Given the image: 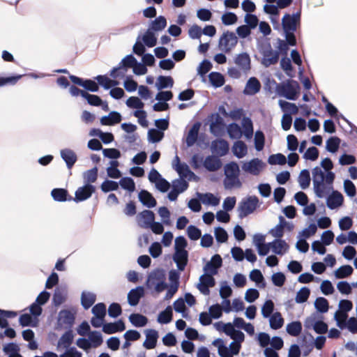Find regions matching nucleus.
Returning <instances> with one entry per match:
<instances>
[{
	"label": "nucleus",
	"mask_w": 357,
	"mask_h": 357,
	"mask_svg": "<svg viewBox=\"0 0 357 357\" xmlns=\"http://www.w3.org/2000/svg\"><path fill=\"white\" fill-rule=\"evenodd\" d=\"M335 177V174L331 171H328L325 175L318 166L312 169L314 191L317 197L323 198L328 194L329 191L325 190L326 188L324 182L325 181L326 184L331 185L333 183Z\"/></svg>",
	"instance_id": "obj_1"
},
{
	"label": "nucleus",
	"mask_w": 357,
	"mask_h": 357,
	"mask_svg": "<svg viewBox=\"0 0 357 357\" xmlns=\"http://www.w3.org/2000/svg\"><path fill=\"white\" fill-rule=\"evenodd\" d=\"M301 11L299 10L295 13H286L282 18V27L284 37L296 38V32L301 26Z\"/></svg>",
	"instance_id": "obj_2"
},
{
	"label": "nucleus",
	"mask_w": 357,
	"mask_h": 357,
	"mask_svg": "<svg viewBox=\"0 0 357 357\" xmlns=\"http://www.w3.org/2000/svg\"><path fill=\"white\" fill-rule=\"evenodd\" d=\"M273 82L276 84L275 91L279 96L290 100L297 99L300 90L298 82L294 79H288L287 82L280 84H277L275 81Z\"/></svg>",
	"instance_id": "obj_3"
},
{
	"label": "nucleus",
	"mask_w": 357,
	"mask_h": 357,
	"mask_svg": "<svg viewBox=\"0 0 357 357\" xmlns=\"http://www.w3.org/2000/svg\"><path fill=\"white\" fill-rule=\"evenodd\" d=\"M258 50L262 56L261 63L266 68L276 64L279 61V52L274 51L269 42L261 43L258 46Z\"/></svg>",
	"instance_id": "obj_4"
},
{
	"label": "nucleus",
	"mask_w": 357,
	"mask_h": 357,
	"mask_svg": "<svg viewBox=\"0 0 357 357\" xmlns=\"http://www.w3.org/2000/svg\"><path fill=\"white\" fill-rule=\"evenodd\" d=\"M259 199L256 196H249L246 199H243L239 204L238 211L240 218H243L252 213L257 207Z\"/></svg>",
	"instance_id": "obj_5"
},
{
	"label": "nucleus",
	"mask_w": 357,
	"mask_h": 357,
	"mask_svg": "<svg viewBox=\"0 0 357 357\" xmlns=\"http://www.w3.org/2000/svg\"><path fill=\"white\" fill-rule=\"evenodd\" d=\"M75 320L74 313L69 310H61L58 314L56 329L72 330Z\"/></svg>",
	"instance_id": "obj_6"
},
{
	"label": "nucleus",
	"mask_w": 357,
	"mask_h": 357,
	"mask_svg": "<svg viewBox=\"0 0 357 357\" xmlns=\"http://www.w3.org/2000/svg\"><path fill=\"white\" fill-rule=\"evenodd\" d=\"M208 120L211 121L210 123V132L213 135L218 136L224 132L226 124L218 113L211 114L208 116Z\"/></svg>",
	"instance_id": "obj_7"
},
{
	"label": "nucleus",
	"mask_w": 357,
	"mask_h": 357,
	"mask_svg": "<svg viewBox=\"0 0 357 357\" xmlns=\"http://www.w3.org/2000/svg\"><path fill=\"white\" fill-rule=\"evenodd\" d=\"M238 43V38L233 32L227 31L220 37L219 40V46H224L222 49L226 53L231 51Z\"/></svg>",
	"instance_id": "obj_8"
},
{
	"label": "nucleus",
	"mask_w": 357,
	"mask_h": 357,
	"mask_svg": "<svg viewBox=\"0 0 357 357\" xmlns=\"http://www.w3.org/2000/svg\"><path fill=\"white\" fill-rule=\"evenodd\" d=\"M95 190L96 188L92 184H84L77 189L73 200L77 203L85 201L91 197Z\"/></svg>",
	"instance_id": "obj_9"
},
{
	"label": "nucleus",
	"mask_w": 357,
	"mask_h": 357,
	"mask_svg": "<svg viewBox=\"0 0 357 357\" xmlns=\"http://www.w3.org/2000/svg\"><path fill=\"white\" fill-rule=\"evenodd\" d=\"M137 220L140 227L148 229L155 220V213L151 210H144L137 215Z\"/></svg>",
	"instance_id": "obj_10"
},
{
	"label": "nucleus",
	"mask_w": 357,
	"mask_h": 357,
	"mask_svg": "<svg viewBox=\"0 0 357 357\" xmlns=\"http://www.w3.org/2000/svg\"><path fill=\"white\" fill-rule=\"evenodd\" d=\"M264 166V163L259 158H253L248 162H245L242 165V169L255 176L259 174L262 168Z\"/></svg>",
	"instance_id": "obj_11"
},
{
	"label": "nucleus",
	"mask_w": 357,
	"mask_h": 357,
	"mask_svg": "<svg viewBox=\"0 0 357 357\" xmlns=\"http://www.w3.org/2000/svg\"><path fill=\"white\" fill-rule=\"evenodd\" d=\"M172 259L176 263L178 271H184L188 262V250H175Z\"/></svg>",
	"instance_id": "obj_12"
},
{
	"label": "nucleus",
	"mask_w": 357,
	"mask_h": 357,
	"mask_svg": "<svg viewBox=\"0 0 357 357\" xmlns=\"http://www.w3.org/2000/svg\"><path fill=\"white\" fill-rule=\"evenodd\" d=\"M344 197L337 190H333L326 199V206L328 208L333 210L343 204Z\"/></svg>",
	"instance_id": "obj_13"
},
{
	"label": "nucleus",
	"mask_w": 357,
	"mask_h": 357,
	"mask_svg": "<svg viewBox=\"0 0 357 357\" xmlns=\"http://www.w3.org/2000/svg\"><path fill=\"white\" fill-rule=\"evenodd\" d=\"M60 155L65 162L68 169H72L77 160V156L75 152L70 149H63L60 151Z\"/></svg>",
	"instance_id": "obj_14"
},
{
	"label": "nucleus",
	"mask_w": 357,
	"mask_h": 357,
	"mask_svg": "<svg viewBox=\"0 0 357 357\" xmlns=\"http://www.w3.org/2000/svg\"><path fill=\"white\" fill-rule=\"evenodd\" d=\"M144 296V289L142 286L132 289L128 294V303L130 306H136Z\"/></svg>",
	"instance_id": "obj_15"
},
{
	"label": "nucleus",
	"mask_w": 357,
	"mask_h": 357,
	"mask_svg": "<svg viewBox=\"0 0 357 357\" xmlns=\"http://www.w3.org/2000/svg\"><path fill=\"white\" fill-rule=\"evenodd\" d=\"M126 329V325L122 319L115 322L105 323L102 326V331L106 334H114L122 332Z\"/></svg>",
	"instance_id": "obj_16"
},
{
	"label": "nucleus",
	"mask_w": 357,
	"mask_h": 357,
	"mask_svg": "<svg viewBox=\"0 0 357 357\" xmlns=\"http://www.w3.org/2000/svg\"><path fill=\"white\" fill-rule=\"evenodd\" d=\"M211 150L220 156L225 155L229 151V144L223 139H215L212 142Z\"/></svg>",
	"instance_id": "obj_17"
},
{
	"label": "nucleus",
	"mask_w": 357,
	"mask_h": 357,
	"mask_svg": "<svg viewBox=\"0 0 357 357\" xmlns=\"http://www.w3.org/2000/svg\"><path fill=\"white\" fill-rule=\"evenodd\" d=\"M139 201L147 208H153L157 202L153 195L146 190H141L138 194Z\"/></svg>",
	"instance_id": "obj_18"
},
{
	"label": "nucleus",
	"mask_w": 357,
	"mask_h": 357,
	"mask_svg": "<svg viewBox=\"0 0 357 357\" xmlns=\"http://www.w3.org/2000/svg\"><path fill=\"white\" fill-rule=\"evenodd\" d=\"M221 160L215 155L207 156L203 162V166L208 172H215L222 167Z\"/></svg>",
	"instance_id": "obj_19"
},
{
	"label": "nucleus",
	"mask_w": 357,
	"mask_h": 357,
	"mask_svg": "<svg viewBox=\"0 0 357 357\" xmlns=\"http://www.w3.org/2000/svg\"><path fill=\"white\" fill-rule=\"evenodd\" d=\"M122 120L121 114L116 111H112L108 115L100 118V122L102 126H114Z\"/></svg>",
	"instance_id": "obj_20"
},
{
	"label": "nucleus",
	"mask_w": 357,
	"mask_h": 357,
	"mask_svg": "<svg viewBox=\"0 0 357 357\" xmlns=\"http://www.w3.org/2000/svg\"><path fill=\"white\" fill-rule=\"evenodd\" d=\"M162 280H165V271L162 268H155L152 271L149 275H148V279L146 280V286L150 287L153 284L157 282H160Z\"/></svg>",
	"instance_id": "obj_21"
},
{
	"label": "nucleus",
	"mask_w": 357,
	"mask_h": 357,
	"mask_svg": "<svg viewBox=\"0 0 357 357\" xmlns=\"http://www.w3.org/2000/svg\"><path fill=\"white\" fill-rule=\"evenodd\" d=\"M145 333L146 338L143 343V346L146 349H152L155 348L158 338V331L154 329H147Z\"/></svg>",
	"instance_id": "obj_22"
},
{
	"label": "nucleus",
	"mask_w": 357,
	"mask_h": 357,
	"mask_svg": "<svg viewBox=\"0 0 357 357\" xmlns=\"http://www.w3.org/2000/svg\"><path fill=\"white\" fill-rule=\"evenodd\" d=\"M278 49L277 52L280 54L287 55L289 46H296L297 44L296 38H291V37H285V40H282L280 38H278Z\"/></svg>",
	"instance_id": "obj_23"
},
{
	"label": "nucleus",
	"mask_w": 357,
	"mask_h": 357,
	"mask_svg": "<svg viewBox=\"0 0 357 357\" xmlns=\"http://www.w3.org/2000/svg\"><path fill=\"white\" fill-rule=\"evenodd\" d=\"M260 82L256 77H252L248 80L243 93L245 95L252 96L258 93L260 91Z\"/></svg>",
	"instance_id": "obj_24"
},
{
	"label": "nucleus",
	"mask_w": 357,
	"mask_h": 357,
	"mask_svg": "<svg viewBox=\"0 0 357 357\" xmlns=\"http://www.w3.org/2000/svg\"><path fill=\"white\" fill-rule=\"evenodd\" d=\"M51 196L54 201L58 202L73 200V197L68 194V190L64 188H54L51 192Z\"/></svg>",
	"instance_id": "obj_25"
},
{
	"label": "nucleus",
	"mask_w": 357,
	"mask_h": 357,
	"mask_svg": "<svg viewBox=\"0 0 357 357\" xmlns=\"http://www.w3.org/2000/svg\"><path fill=\"white\" fill-rule=\"evenodd\" d=\"M271 244L273 252L278 255H283L289 248L286 241L281 238L274 239Z\"/></svg>",
	"instance_id": "obj_26"
},
{
	"label": "nucleus",
	"mask_w": 357,
	"mask_h": 357,
	"mask_svg": "<svg viewBox=\"0 0 357 357\" xmlns=\"http://www.w3.org/2000/svg\"><path fill=\"white\" fill-rule=\"evenodd\" d=\"M235 63L243 71L246 72L251 68L250 58L248 53L243 52L236 56Z\"/></svg>",
	"instance_id": "obj_27"
},
{
	"label": "nucleus",
	"mask_w": 357,
	"mask_h": 357,
	"mask_svg": "<svg viewBox=\"0 0 357 357\" xmlns=\"http://www.w3.org/2000/svg\"><path fill=\"white\" fill-rule=\"evenodd\" d=\"M74 335L73 330H66V331L61 335L57 342V349L60 347L68 349L71 347L70 345L73 342Z\"/></svg>",
	"instance_id": "obj_28"
},
{
	"label": "nucleus",
	"mask_w": 357,
	"mask_h": 357,
	"mask_svg": "<svg viewBox=\"0 0 357 357\" xmlns=\"http://www.w3.org/2000/svg\"><path fill=\"white\" fill-rule=\"evenodd\" d=\"M2 350L8 357H23L20 353V346L15 342H12L6 344Z\"/></svg>",
	"instance_id": "obj_29"
},
{
	"label": "nucleus",
	"mask_w": 357,
	"mask_h": 357,
	"mask_svg": "<svg viewBox=\"0 0 357 357\" xmlns=\"http://www.w3.org/2000/svg\"><path fill=\"white\" fill-rule=\"evenodd\" d=\"M174 169L181 178H184L187 177V176H190V178L192 177L195 180L198 178L195 173L189 169L188 165L185 162L175 164Z\"/></svg>",
	"instance_id": "obj_30"
},
{
	"label": "nucleus",
	"mask_w": 357,
	"mask_h": 357,
	"mask_svg": "<svg viewBox=\"0 0 357 357\" xmlns=\"http://www.w3.org/2000/svg\"><path fill=\"white\" fill-rule=\"evenodd\" d=\"M200 126L201 123L199 122H196L190 129L186 138L187 146L190 147L196 142Z\"/></svg>",
	"instance_id": "obj_31"
},
{
	"label": "nucleus",
	"mask_w": 357,
	"mask_h": 357,
	"mask_svg": "<svg viewBox=\"0 0 357 357\" xmlns=\"http://www.w3.org/2000/svg\"><path fill=\"white\" fill-rule=\"evenodd\" d=\"M22 335L25 341L29 342L27 347L30 350H36L38 347V342L34 340L35 333L31 329H26L22 331Z\"/></svg>",
	"instance_id": "obj_32"
},
{
	"label": "nucleus",
	"mask_w": 357,
	"mask_h": 357,
	"mask_svg": "<svg viewBox=\"0 0 357 357\" xmlns=\"http://www.w3.org/2000/svg\"><path fill=\"white\" fill-rule=\"evenodd\" d=\"M197 196L204 204L215 206L220 203V199L211 192L204 194L197 192Z\"/></svg>",
	"instance_id": "obj_33"
},
{
	"label": "nucleus",
	"mask_w": 357,
	"mask_h": 357,
	"mask_svg": "<svg viewBox=\"0 0 357 357\" xmlns=\"http://www.w3.org/2000/svg\"><path fill=\"white\" fill-rule=\"evenodd\" d=\"M96 299V295L95 294L89 291H82L81 304L85 310H87L94 304Z\"/></svg>",
	"instance_id": "obj_34"
},
{
	"label": "nucleus",
	"mask_w": 357,
	"mask_h": 357,
	"mask_svg": "<svg viewBox=\"0 0 357 357\" xmlns=\"http://www.w3.org/2000/svg\"><path fill=\"white\" fill-rule=\"evenodd\" d=\"M232 151L234 155L238 158H243L248 152V147L245 143L243 141L238 140L234 142Z\"/></svg>",
	"instance_id": "obj_35"
},
{
	"label": "nucleus",
	"mask_w": 357,
	"mask_h": 357,
	"mask_svg": "<svg viewBox=\"0 0 357 357\" xmlns=\"http://www.w3.org/2000/svg\"><path fill=\"white\" fill-rule=\"evenodd\" d=\"M166 26V18L162 15H160L151 22L149 29L152 30L153 32L160 31L163 30Z\"/></svg>",
	"instance_id": "obj_36"
},
{
	"label": "nucleus",
	"mask_w": 357,
	"mask_h": 357,
	"mask_svg": "<svg viewBox=\"0 0 357 357\" xmlns=\"http://www.w3.org/2000/svg\"><path fill=\"white\" fill-rule=\"evenodd\" d=\"M223 185L227 190H230L234 188H240L242 186V182L239 176H225Z\"/></svg>",
	"instance_id": "obj_37"
},
{
	"label": "nucleus",
	"mask_w": 357,
	"mask_h": 357,
	"mask_svg": "<svg viewBox=\"0 0 357 357\" xmlns=\"http://www.w3.org/2000/svg\"><path fill=\"white\" fill-rule=\"evenodd\" d=\"M172 317H173L172 308L170 305H168L163 311H162L158 314L157 321L158 323H160L161 324H167L172 321Z\"/></svg>",
	"instance_id": "obj_38"
},
{
	"label": "nucleus",
	"mask_w": 357,
	"mask_h": 357,
	"mask_svg": "<svg viewBox=\"0 0 357 357\" xmlns=\"http://www.w3.org/2000/svg\"><path fill=\"white\" fill-rule=\"evenodd\" d=\"M129 321L135 327H143L148 323L147 317L139 313L131 314L129 316Z\"/></svg>",
	"instance_id": "obj_39"
},
{
	"label": "nucleus",
	"mask_w": 357,
	"mask_h": 357,
	"mask_svg": "<svg viewBox=\"0 0 357 357\" xmlns=\"http://www.w3.org/2000/svg\"><path fill=\"white\" fill-rule=\"evenodd\" d=\"M173 85L174 79L171 76L160 75L155 83V87L160 91L163 89L172 88Z\"/></svg>",
	"instance_id": "obj_40"
},
{
	"label": "nucleus",
	"mask_w": 357,
	"mask_h": 357,
	"mask_svg": "<svg viewBox=\"0 0 357 357\" xmlns=\"http://www.w3.org/2000/svg\"><path fill=\"white\" fill-rule=\"evenodd\" d=\"M97 80L98 86L100 85L105 89L108 90L112 86H116L119 84V82L109 79L106 75H98L95 77Z\"/></svg>",
	"instance_id": "obj_41"
},
{
	"label": "nucleus",
	"mask_w": 357,
	"mask_h": 357,
	"mask_svg": "<svg viewBox=\"0 0 357 357\" xmlns=\"http://www.w3.org/2000/svg\"><path fill=\"white\" fill-rule=\"evenodd\" d=\"M19 323L22 327L31 326L36 327L38 324V319H36L31 314H23L19 318Z\"/></svg>",
	"instance_id": "obj_42"
},
{
	"label": "nucleus",
	"mask_w": 357,
	"mask_h": 357,
	"mask_svg": "<svg viewBox=\"0 0 357 357\" xmlns=\"http://www.w3.org/2000/svg\"><path fill=\"white\" fill-rule=\"evenodd\" d=\"M307 336H308V339H307V337L306 335H304L302 337L301 347H302V348L303 349V356H308L310 354V353L312 351V350L313 349V347H314V344H313L314 337H313V336L310 333H308Z\"/></svg>",
	"instance_id": "obj_43"
},
{
	"label": "nucleus",
	"mask_w": 357,
	"mask_h": 357,
	"mask_svg": "<svg viewBox=\"0 0 357 357\" xmlns=\"http://www.w3.org/2000/svg\"><path fill=\"white\" fill-rule=\"evenodd\" d=\"M210 83L215 88H218L224 85L225 79L223 75L218 72H211L208 75Z\"/></svg>",
	"instance_id": "obj_44"
},
{
	"label": "nucleus",
	"mask_w": 357,
	"mask_h": 357,
	"mask_svg": "<svg viewBox=\"0 0 357 357\" xmlns=\"http://www.w3.org/2000/svg\"><path fill=\"white\" fill-rule=\"evenodd\" d=\"M270 327L273 330L281 328L284 324V319L280 312H276L269 317Z\"/></svg>",
	"instance_id": "obj_45"
},
{
	"label": "nucleus",
	"mask_w": 357,
	"mask_h": 357,
	"mask_svg": "<svg viewBox=\"0 0 357 357\" xmlns=\"http://www.w3.org/2000/svg\"><path fill=\"white\" fill-rule=\"evenodd\" d=\"M286 330L291 336L297 337L302 332V324L299 321H291L287 325Z\"/></svg>",
	"instance_id": "obj_46"
},
{
	"label": "nucleus",
	"mask_w": 357,
	"mask_h": 357,
	"mask_svg": "<svg viewBox=\"0 0 357 357\" xmlns=\"http://www.w3.org/2000/svg\"><path fill=\"white\" fill-rule=\"evenodd\" d=\"M279 105L284 114H296L298 112V107L296 104L285 100H280Z\"/></svg>",
	"instance_id": "obj_47"
},
{
	"label": "nucleus",
	"mask_w": 357,
	"mask_h": 357,
	"mask_svg": "<svg viewBox=\"0 0 357 357\" xmlns=\"http://www.w3.org/2000/svg\"><path fill=\"white\" fill-rule=\"evenodd\" d=\"M136 63H137V60L132 54H130L126 56L119 64L122 70L126 73L128 68H133Z\"/></svg>",
	"instance_id": "obj_48"
},
{
	"label": "nucleus",
	"mask_w": 357,
	"mask_h": 357,
	"mask_svg": "<svg viewBox=\"0 0 357 357\" xmlns=\"http://www.w3.org/2000/svg\"><path fill=\"white\" fill-rule=\"evenodd\" d=\"M354 272V268L351 265H342L335 271V277L338 279L347 278Z\"/></svg>",
	"instance_id": "obj_49"
},
{
	"label": "nucleus",
	"mask_w": 357,
	"mask_h": 357,
	"mask_svg": "<svg viewBox=\"0 0 357 357\" xmlns=\"http://www.w3.org/2000/svg\"><path fill=\"white\" fill-rule=\"evenodd\" d=\"M141 39L142 40L144 45L148 47H153L157 44V38L155 36V33L152 30L149 29L146 30Z\"/></svg>",
	"instance_id": "obj_50"
},
{
	"label": "nucleus",
	"mask_w": 357,
	"mask_h": 357,
	"mask_svg": "<svg viewBox=\"0 0 357 357\" xmlns=\"http://www.w3.org/2000/svg\"><path fill=\"white\" fill-rule=\"evenodd\" d=\"M66 299V293L63 289L56 288L53 294L52 302L57 307L61 305Z\"/></svg>",
	"instance_id": "obj_51"
},
{
	"label": "nucleus",
	"mask_w": 357,
	"mask_h": 357,
	"mask_svg": "<svg viewBox=\"0 0 357 357\" xmlns=\"http://www.w3.org/2000/svg\"><path fill=\"white\" fill-rule=\"evenodd\" d=\"M340 142L341 140L338 137H331L326 141V149L328 152L335 153L338 151Z\"/></svg>",
	"instance_id": "obj_52"
},
{
	"label": "nucleus",
	"mask_w": 357,
	"mask_h": 357,
	"mask_svg": "<svg viewBox=\"0 0 357 357\" xmlns=\"http://www.w3.org/2000/svg\"><path fill=\"white\" fill-rule=\"evenodd\" d=\"M181 183L182 185L180 189H177L176 185H174V188H172V190L168 193L167 197L171 202L176 201L178 195L188 189L189 186L188 181H183Z\"/></svg>",
	"instance_id": "obj_53"
},
{
	"label": "nucleus",
	"mask_w": 357,
	"mask_h": 357,
	"mask_svg": "<svg viewBox=\"0 0 357 357\" xmlns=\"http://www.w3.org/2000/svg\"><path fill=\"white\" fill-rule=\"evenodd\" d=\"M310 174L308 169H303L298 176V181L300 187L305 190L307 188L310 184Z\"/></svg>",
	"instance_id": "obj_54"
},
{
	"label": "nucleus",
	"mask_w": 357,
	"mask_h": 357,
	"mask_svg": "<svg viewBox=\"0 0 357 357\" xmlns=\"http://www.w3.org/2000/svg\"><path fill=\"white\" fill-rule=\"evenodd\" d=\"M98 167H94L93 168L89 169L83 173V178L85 184H91L97 180L98 178Z\"/></svg>",
	"instance_id": "obj_55"
},
{
	"label": "nucleus",
	"mask_w": 357,
	"mask_h": 357,
	"mask_svg": "<svg viewBox=\"0 0 357 357\" xmlns=\"http://www.w3.org/2000/svg\"><path fill=\"white\" fill-rule=\"evenodd\" d=\"M89 340L93 348H97L100 346L103 342L102 335L99 331H91L89 335Z\"/></svg>",
	"instance_id": "obj_56"
},
{
	"label": "nucleus",
	"mask_w": 357,
	"mask_h": 357,
	"mask_svg": "<svg viewBox=\"0 0 357 357\" xmlns=\"http://www.w3.org/2000/svg\"><path fill=\"white\" fill-rule=\"evenodd\" d=\"M211 62L208 59L203 60L197 68V73L202 77V81H206V74L212 68Z\"/></svg>",
	"instance_id": "obj_57"
},
{
	"label": "nucleus",
	"mask_w": 357,
	"mask_h": 357,
	"mask_svg": "<svg viewBox=\"0 0 357 357\" xmlns=\"http://www.w3.org/2000/svg\"><path fill=\"white\" fill-rule=\"evenodd\" d=\"M242 126L244 129V135L247 139H250L253 135V123L250 118L243 117Z\"/></svg>",
	"instance_id": "obj_58"
},
{
	"label": "nucleus",
	"mask_w": 357,
	"mask_h": 357,
	"mask_svg": "<svg viewBox=\"0 0 357 357\" xmlns=\"http://www.w3.org/2000/svg\"><path fill=\"white\" fill-rule=\"evenodd\" d=\"M225 175L239 176L240 169L238 165L236 162H230L225 166Z\"/></svg>",
	"instance_id": "obj_59"
},
{
	"label": "nucleus",
	"mask_w": 357,
	"mask_h": 357,
	"mask_svg": "<svg viewBox=\"0 0 357 357\" xmlns=\"http://www.w3.org/2000/svg\"><path fill=\"white\" fill-rule=\"evenodd\" d=\"M353 303L351 301L347 299H342L340 301L339 308L340 314L342 318L346 319L348 317L347 313L352 310Z\"/></svg>",
	"instance_id": "obj_60"
},
{
	"label": "nucleus",
	"mask_w": 357,
	"mask_h": 357,
	"mask_svg": "<svg viewBox=\"0 0 357 357\" xmlns=\"http://www.w3.org/2000/svg\"><path fill=\"white\" fill-rule=\"evenodd\" d=\"M119 183V185H120L121 187L128 190L130 192H132L135 190V183L134 180L129 176H125L120 179Z\"/></svg>",
	"instance_id": "obj_61"
},
{
	"label": "nucleus",
	"mask_w": 357,
	"mask_h": 357,
	"mask_svg": "<svg viewBox=\"0 0 357 357\" xmlns=\"http://www.w3.org/2000/svg\"><path fill=\"white\" fill-rule=\"evenodd\" d=\"M227 133L231 139H239L242 136L241 127L236 123H231L227 126Z\"/></svg>",
	"instance_id": "obj_62"
},
{
	"label": "nucleus",
	"mask_w": 357,
	"mask_h": 357,
	"mask_svg": "<svg viewBox=\"0 0 357 357\" xmlns=\"http://www.w3.org/2000/svg\"><path fill=\"white\" fill-rule=\"evenodd\" d=\"M165 134L156 128L149 129L148 131V140L151 143L160 142L164 137Z\"/></svg>",
	"instance_id": "obj_63"
},
{
	"label": "nucleus",
	"mask_w": 357,
	"mask_h": 357,
	"mask_svg": "<svg viewBox=\"0 0 357 357\" xmlns=\"http://www.w3.org/2000/svg\"><path fill=\"white\" fill-rule=\"evenodd\" d=\"M314 307L320 313H326L328 310V301L324 297H318L314 301Z\"/></svg>",
	"instance_id": "obj_64"
}]
</instances>
